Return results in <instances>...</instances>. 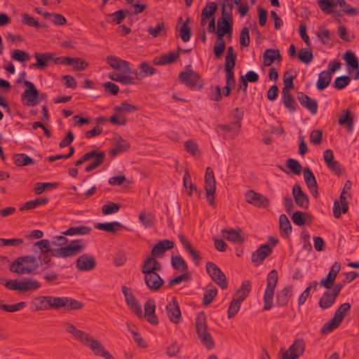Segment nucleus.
I'll use <instances>...</instances> for the list:
<instances>
[{
	"mask_svg": "<svg viewBox=\"0 0 359 359\" xmlns=\"http://www.w3.org/2000/svg\"><path fill=\"white\" fill-rule=\"evenodd\" d=\"M65 331L72 337L85 347L90 349L96 356H102L104 359H114V358L105 349L103 344L90 333L79 329L74 324L66 322L64 324Z\"/></svg>",
	"mask_w": 359,
	"mask_h": 359,
	"instance_id": "obj_1",
	"label": "nucleus"
},
{
	"mask_svg": "<svg viewBox=\"0 0 359 359\" xmlns=\"http://www.w3.org/2000/svg\"><path fill=\"white\" fill-rule=\"evenodd\" d=\"M39 266L36 259L33 256H22L17 258L11 265V272L20 275L32 273Z\"/></svg>",
	"mask_w": 359,
	"mask_h": 359,
	"instance_id": "obj_2",
	"label": "nucleus"
},
{
	"mask_svg": "<svg viewBox=\"0 0 359 359\" xmlns=\"http://www.w3.org/2000/svg\"><path fill=\"white\" fill-rule=\"evenodd\" d=\"M4 286L11 290L28 292L38 290L41 287V283L34 279L23 278L20 280L18 279L6 280Z\"/></svg>",
	"mask_w": 359,
	"mask_h": 359,
	"instance_id": "obj_3",
	"label": "nucleus"
},
{
	"mask_svg": "<svg viewBox=\"0 0 359 359\" xmlns=\"http://www.w3.org/2000/svg\"><path fill=\"white\" fill-rule=\"evenodd\" d=\"M278 273L276 270L271 271L267 277V286L264 295V310L268 311L273 306L274 290L278 283Z\"/></svg>",
	"mask_w": 359,
	"mask_h": 359,
	"instance_id": "obj_4",
	"label": "nucleus"
},
{
	"mask_svg": "<svg viewBox=\"0 0 359 359\" xmlns=\"http://www.w3.org/2000/svg\"><path fill=\"white\" fill-rule=\"evenodd\" d=\"M189 67H187V69L185 72L180 74V81L192 89H201L203 86V80L198 74L189 69Z\"/></svg>",
	"mask_w": 359,
	"mask_h": 359,
	"instance_id": "obj_5",
	"label": "nucleus"
},
{
	"mask_svg": "<svg viewBox=\"0 0 359 359\" xmlns=\"http://www.w3.org/2000/svg\"><path fill=\"white\" fill-rule=\"evenodd\" d=\"M80 240H75L69 245L53 250V256L57 257H69L75 256L84 249V245L79 244Z\"/></svg>",
	"mask_w": 359,
	"mask_h": 359,
	"instance_id": "obj_6",
	"label": "nucleus"
},
{
	"mask_svg": "<svg viewBox=\"0 0 359 359\" xmlns=\"http://www.w3.org/2000/svg\"><path fill=\"white\" fill-rule=\"evenodd\" d=\"M204 182L207 200L211 206H214L216 181L213 170L209 167H208L205 170Z\"/></svg>",
	"mask_w": 359,
	"mask_h": 359,
	"instance_id": "obj_7",
	"label": "nucleus"
},
{
	"mask_svg": "<svg viewBox=\"0 0 359 359\" xmlns=\"http://www.w3.org/2000/svg\"><path fill=\"white\" fill-rule=\"evenodd\" d=\"M206 271L212 280L222 290L227 288V280L224 273L215 264L208 262L206 264Z\"/></svg>",
	"mask_w": 359,
	"mask_h": 359,
	"instance_id": "obj_8",
	"label": "nucleus"
},
{
	"mask_svg": "<svg viewBox=\"0 0 359 359\" xmlns=\"http://www.w3.org/2000/svg\"><path fill=\"white\" fill-rule=\"evenodd\" d=\"M24 84L27 87L22 94V99L26 100L25 104L27 106L36 105L39 102V93L38 90L34 83L29 81H25Z\"/></svg>",
	"mask_w": 359,
	"mask_h": 359,
	"instance_id": "obj_9",
	"label": "nucleus"
},
{
	"mask_svg": "<svg viewBox=\"0 0 359 359\" xmlns=\"http://www.w3.org/2000/svg\"><path fill=\"white\" fill-rule=\"evenodd\" d=\"M122 292L125 297L126 302L130 310L138 317L142 318V311L141 306L138 304L136 298L133 295L131 290L126 287H122Z\"/></svg>",
	"mask_w": 359,
	"mask_h": 359,
	"instance_id": "obj_10",
	"label": "nucleus"
},
{
	"mask_svg": "<svg viewBox=\"0 0 359 359\" xmlns=\"http://www.w3.org/2000/svg\"><path fill=\"white\" fill-rule=\"evenodd\" d=\"M304 350V341L302 339H297L288 350L283 353L282 359H297L303 354Z\"/></svg>",
	"mask_w": 359,
	"mask_h": 359,
	"instance_id": "obj_11",
	"label": "nucleus"
},
{
	"mask_svg": "<svg viewBox=\"0 0 359 359\" xmlns=\"http://www.w3.org/2000/svg\"><path fill=\"white\" fill-rule=\"evenodd\" d=\"M106 62L111 68L120 73L123 74H130L131 73L130 64L126 60L111 55L107 57Z\"/></svg>",
	"mask_w": 359,
	"mask_h": 359,
	"instance_id": "obj_12",
	"label": "nucleus"
},
{
	"mask_svg": "<svg viewBox=\"0 0 359 359\" xmlns=\"http://www.w3.org/2000/svg\"><path fill=\"white\" fill-rule=\"evenodd\" d=\"M245 201L256 207L259 208H267L269 205V199L253 190H249L246 192L245 195Z\"/></svg>",
	"mask_w": 359,
	"mask_h": 359,
	"instance_id": "obj_13",
	"label": "nucleus"
},
{
	"mask_svg": "<svg viewBox=\"0 0 359 359\" xmlns=\"http://www.w3.org/2000/svg\"><path fill=\"white\" fill-rule=\"evenodd\" d=\"M165 310L167 316L172 323L178 324L180 322L182 319L181 311L175 298H173L172 302L168 303L165 307Z\"/></svg>",
	"mask_w": 359,
	"mask_h": 359,
	"instance_id": "obj_14",
	"label": "nucleus"
},
{
	"mask_svg": "<svg viewBox=\"0 0 359 359\" xmlns=\"http://www.w3.org/2000/svg\"><path fill=\"white\" fill-rule=\"evenodd\" d=\"M144 280L146 285L151 291H158L163 285L164 281L161 277L156 273L144 274Z\"/></svg>",
	"mask_w": 359,
	"mask_h": 359,
	"instance_id": "obj_15",
	"label": "nucleus"
},
{
	"mask_svg": "<svg viewBox=\"0 0 359 359\" xmlns=\"http://www.w3.org/2000/svg\"><path fill=\"white\" fill-rule=\"evenodd\" d=\"M340 269H341L340 263L335 262L332 264L327 278L325 279H322L320 281V286H323L326 289L332 288V287L333 286V285L334 283V280L337 278V276L339 273Z\"/></svg>",
	"mask_w": 359,
	"mask_h": 359,
	"instance_id": "obj_16",
	"label": "nucleus"
},
{
	"mask_svg": "<svg viewBox=\"0 0 359 359\" xmlns=\"http://www.w3.org/2000/svg\"><path fill=\"white\" fill-rule=\"evenodd\" d=\"M95 264L93 256L88 254L81 255L76 260V267L80 271L92 270Z\"/></svg>",
	"mask_w": 359,
	"mask_h": 359,
	"instance_id": "obj_17",
	"label": "nucleus"
},
{
	"mask_svg": "<svg viewBox=\"0 0 359 359\" xmlns=\"http://www.w3.org/2000/svg\"><path fill=\"white\" fill-rule=\"evenodd\" d=\"M292 195L296 204L302 209H307L309 206V198L302 191L299 184H295L292 189Z\"/></svg>",
	"mask_w": 359,
	"mask_h": 359,
	"instance_id": "obj_18",
	"label": "nucleus"
},
{
	"mask_svg": "<svg viewBox=\"0 0 359 359\" xmlns=\"http://www.w3.org/2000/svg\"><path fill=\"white\" fill-rule=\"evenodd\" d=\"M271 251L272 249L269 245H261L252 255V262L256 265L260 264L271 253Z\"/></svg>",
	"mask_w": 359,
	"mask_h": 359,
	"instance_id": "obj_19",
	"label": "nucleus"
},
{
	"mask_svg": "<svg viewBox=\"0 0 359 359\" xmlns=\"http://www.w3.org/2000/svg\"><path fill=\"white\" fill-rule=\"evenodd\" d=\"M303 175L309 189L311 191L313 196L316 198L318 196V184L313 172L309 168H304Z\"/></svg>",
	"mask_w": 359,
	"mask_h": 359,
	"instance_id": "obj_20",
	"label": "nucleus"
},
{
	"mask_svg": "<svg viewBox=\"0 0 359 359\" xmlns=\"http://www.w3.org/2000/svg\"><path fill=\"white\" fill-rule=\"evenodd\" d=\"M156 306L153 300H148L144 305V317L147 320L154 325L158 324V320L155 314Z\"/></svg>",
	"mask_w": 359,
	"mask_h": 359,
	"instance_id": "obj_21",
	"label": "nucleus"
},
{
	"mask_svg": "<svg viewBox=\"0 0 359 359\" xmlns=\"http://www.w3.org/2000/svg\"><path fill=\"white\" fill-rule=\"evenodd\" d=\"M222 234L224 238L236 244H241L245 241L244 236L242 235V231L241 229H224L222 231Z\"/></svg>",
	"mask_w": 359,
	"mask_h": 359,
	"instance_id": "obj_22",
	"label": "nucleus"
},
{
	"mask_svg": "<svg viewBox=\"0 0 359 359\" xmlns=\"http://www.w3.org/2000/svg\"><path fill=\"white\" fill-rule=\"evenodd\" d=\"M297 99L300 104L306 107L312 114H316L318 109V103L315 100H312L307 95L303 93H299Z\"/></svg>",
	"mask_w": 359,
	"mask_h": 359,
	"instance_id": "obj_23",
	"label": "nucleus"
},
{
	"mask_svg": "<svg viewBox=\"0 0 359 359\" xmlns=\"http://www.w3.org/2000/svg\"><path fill=\"white\" fill-rule=\"evenodd\" d=\"M173 248V243L169 240H164L158 242L152 248L151 255L152 257H161L167 249Z\"/></svg>",
	"mask_w": 359,
	"mask_h": 359,
	"instance_id": "obj_24",
	"label": "nucleus"
},
{
	"mask_svg": "<svg viewBox=\"0 0 359 359\" xmlns=\"http://www.w3.org/2000/svg\"><path fill=\"white\" fill-rule=\"evenodd\" d=\"M348 206L346 201V194H341L339 197V202L335 201L333 205V214L335 218H339L341 215V212L346 213L348 211Z\"/></svg>",
	"mask_w": 359,
	"mask_h": 359,
	"instance_id": "obj_25",
	"label": "nucleus"
},
{
	"mask_svg": "<svg viewBox=\"0 0 359 359\" xmlns=\"http://www.w3.org/2000/svg\"><path fill=\"white\" fill-rule=\"evenodd\" d=\"M161 269V264L154 257H147L142 266V272L144 275L147 273H152L160 271Z\"/></svg>",
	"mask_w": 359,
	"mask_h": 359,
	"instance_id": "obj_26",
	"label": "nucleus"
},
{
	"mask_svg": "<svg viewBox=\"0 0 359 359\" xmlns=\"http://www.w3.org/2000/svg\"><path fill=\"white\" fill-rule=\"evenodd\" d=\"M281 60V55L278 49H266L263 54V64L269 67L275 60Z\"/></svg>",
	"mask_w": 359,
	"mask_h": 359,
	"instance_id": "obj_27",
	"label": "nucleus"
},
{
	"mask_svg": "<svg viewBox=\"0 0 359 359\" xmlns=\"http://www.w3.org/2000/svg\"><path fill=\"white\" fill-rule=\"evenodd\" d=\"M196 328L199 339L210 334L207 330L206 319L203 313L198 314L196 321Z\"/></svg>",
	"mask_w": 359,
	"mask_h": 359,
	"instance_id": "obj_28",
	"label": "nucleus"
},
{
	"mask_svg": "<svg viewBox=\"0 0 359 359\" xmlns=\"http://www.w3.org/2000/svg\"><path fill=\"white\" fill-rule=\"evenodd\" d=\"M337 0H319L318 5L319 8L326 14L334 13V16H339L337 12H334L335 8L337 7Z\"/></svg>",
	"mask_w": 359,
	"mask_h": 359,
	"instance_id": "obj_29",
	"label": "nucleus"
},
{
	"mask_svg": "<svg viewBox=\"0 0 359 359\" xmlns=\"http://www.w3.org/2000/svg\"><path fill=\"white\" fill-rule=\"evenodd\" d=\"M292 287H285L280 292L277 293L276 295V303L279 306H284L287 305L289 302L290 298L292 296Z\"/></svg>",
	"mask_w": 359,
	"mask_h": 359,
	"instance_id": "obj_30",
	"label": "nucleus"
},
{
	"mask_svg": "<svg viewBox=\"0 0 359 359\" xmlns=\"http://www.w3.org/2000/svg\"><path fill=\"white\" fill-rule=\"evenodd\" d=\"M130 148V144L125 140L118 137L116 140L114 147L110 149L109 154L111 156L114 157L119 153L126 151Z\"/></svg>",
	"mask_w": 359,
	"mask_h": 359,
	"instance_id": "obj_31",
	"label": "nucleus"
},
{
	"mask_svg": "<svg viewBox=\"0 0 359 359\" xmlns=\"http://www.w3.org/2000/svg\"><path fill=\"white\" fill-rule=\"evenodd\" d=\"M95 227L97 229L110 233H115L124 228V226L118 222L98 223L95 225Z\"/></svg>",
	"mask_w": 359,
	"mask_h": 359,
	"instance_id": "obj_32",
	"label": "nucleus"
},
{
	"mask_svg": "<svg viewBox=\"0 0 359 359\" xmlns=\"http://www.w3.org/2000/svg\"><path fill=\"white\" fill-rule=\"evenodd\" d=\"M342 320V319L334 315V317L322 327L320 330V333L322 334H325L328 332L333 331L334 330L339 327V325L341 323Z\"/></svg>",
	"mask_w": 359,
	"mask_h": 359,
	"instance_id": "obj_33",
	"label": "nucleus"
},
{
	"mask_svg": "<svg viewBox=\"0 0 359 359\" xmlns=\"http://www.w3.org/2000/svg\"><path fill=\"white\" fill-rule=\"evenodd\" d=\"M342 320V319L334 315V317L322 327L320 330V333L322 334H325L328 332L333 331L334 330L339 327V325L341 323Z\"/></svg>",
	"mask_w": 359,
	"mask_h": 359,
	"instance_id": "obj_34",
	"label": "nucleus"
},
{
	"mask_svg": "<svg viewBox=\"0 0 359 359\" xmlns=\"http://www.w3.org/2000/svg\"><path fill=\"white\" fill-rule=\"evenodd\" d=\"M332 75L327 71H323L319 74L316 83V87L319 90L326 88L330 83Z\"/></svg>",
	"mask_w": 359,
	"mask_h": 359,
	"instance_id": "obj_35",
	"label": "nucleus"
},
{
	"mask_svg": "<svg viewBox=\"0 0 359 359\" xmlns=\"http://www.w3.org/2000/svg\"><path fill=\"white\" fill-rule=\"evenodd\" d=\"M34 57L36 62L32 65V67L43 69L47 66V62L52 58L51 54L35 53Z\"/></svg>",
	"mask_w": 359,
	"mask_h": 359,
	"instance_id": "obj_36",
	"label": "nucleus"
},
{
	"mask_svg": "<svg viewBox=\"0 0 359 359\" xmlns=\"http://www.w3.org/2000/svg\"><path fill=\"white\" fill-rule=\"evenodd\" d=\"M108 77L112 81L119 82L125 85H130L133 83V78L129 74L112 72L108 75Z\"/></svg>",
	"mask_w": 359,
	"mask_h": 359,
	"instance_id": "obj_37",
	"label": "nucleus"
},
{
	"mask_svg": "<svg viewBox=\"0 0 359 359\" xmlns=\"http://www.w3.org/2000/svg\"><path fill=\"white\" fill-rule=\"evenodd\" d=\"M228 18L222 17L217 20V29L219 32H222L223 33H226L229 34V37H231V34L232 32V25L229 21H231Z\"/></svg>",
	"mask_w": 359,
	"mask_h": 359,
	"instance_id": "obj_38",
	"label": "nucleus"
},
{
	"mask_svg": "<svg viewBox=\"0 0 359 359\" xmlns=\"http://www.w3.org/2000/svg\"><path fill=\"white\" fill-rule=\"evenodd\" d=\"M138 217L144 228L149 229L153 226L154 224V216L152 213L142 210L140 212Z\"/></svg>",
	"mask_w": 359,
	"mask_h": 359,
	"instance_id": "obj_39",
	"label": "nucleus"
},
{
	"mask_svg": "<svg viewBox=\"0 0 359 359\" xmlns=\"http://www.w3.org/2000/svg\"><path fill=\"white\" fill-rule=\"evenodd\" d=\"M179 57V53L177 52H172L168 54L160 56L157 59L156 58L154 63L157 65H162L170 64L175 61Z\"/></svg>",
	"mask_w": 359,
	"mask_h": 359,
	"instance_id": "obj_40",
	"label": "nucleus"
},
{
	"mask_svg": "<svg viewBox=\"0 0 359 359\" xmlns=\"http://www.w3.org/2000/svg\"><path fill=\"white\" fill-rule=\"evenodd\" d=\"M241 127V123H232L228 125H219L218 128L224 131V135H230L232 138L237 135L239 128Z\"/></svg>",
	"mask_w": 359,
	"mask_h": 359,
	"instance_id": "obj_41",
	"label": "nucleus"
},
{
	"mask_svg": "<svg viewBox=\"0 0 359 359\" xmlns=\"http://www.w3.org/2000/svg\"><path fill=\"white\" fill-rule=\"evenodd\" d=\"M93 158V161L88 165L85 168L86 171L88 172L96 169L104 163L105 158V153L104 151L99 153L96 151V155H95Z\"/></svg>",
	"mask_w": 359,
	"mask_h": 359,
	"instance_id": "obj_42",
	"label": "nucleus"
},
{
	"mask_svg": "<svg viewBox=\"0 0 359 359\" xmlns=\"http://www.w3.org/2000/svg\"><path fill=\"white\" fill-rule=\"evenodd\" d=\"M335 297L333 296L332 293L327 291L323 293V296L320 297L319 300V306L325 309L330 308L335 302Z\"/></svg>",
	"mask_w": 359,
	"mask_h": 359,
	"instance_id": "obj_43",
	"label": "nucleus"
},
{
	"mask_svg": "<svg viewBox=\"0 0 359 359\" xmlns=\"http://www.w3.org/2000/svg\"><path fill=\"white\" fill-rule=\"evenodd\" d=\"M236 55H226L224 69L226 75H228L229 79H231V76H234L233 68L236 65Z\"/></svg>",
	"mask_w": 359,
	"mask_h": 359,
	"instance_id": "obj_44",
	"label": "nucleus"
},
{
	"mask_svg": "<svg viewBox=\"0 0 359 359\" xmlns=\"http://www.w3.org/2000/svg\"><path fill=\"white\" fill-rule=\"evenodd\" d=\"M307 219L311 222V217L308 213L300 211L295 212L293 213L292 217V222L297 226L304 225L306 223Z\"/></svg>",
	"mask_w": 359,
	"mask_h": 359,
	"instance_id": "obj_45",
	"label": "nucleus"
},
{
	"mask_svg": "<svg viewBox=\"0 0 359 359\" xmlns=\"http://www.w3.org/2000/svg\"><path fill=\"white\" fill-rule=\"evenodd\" d=\"M91 228L86 226H74L69 228L66 231L62 232L63 235H85L90 232Z\"/></svg>",
	"mask_w": 359,
	"mask_h": 359,
	"instance_id": "obj_46",
	"label": "nucleus"
},
{
	"mask_svg": "<svg viewBox=\"0 0 359 359\" xmlns=\"http://www.w3.org/2000/svg\"><path fill=\"white\" fill-rule=\"evenodd\" d=\"M13 161L18 166H25L34 163V160L25 154H17L13 155Z\"/></svg>",
	"mask_w": 359,
	"mask_h": 359,
	"instance_id": "obj_47",
	"label": "nucleus"
},
{
	"mask_svg": "<svg viewBox=\"0 0 359 359\" xmlns=\"http://www.w3.org/2000/svg\"><path fill=\"white\" fill-rule=\"evenodd\" d=\"M48 306L51 309L58 310L61 308L65 307V303L67 301V297H57L49 296Z\"/></svg>",
	"mask_w": 359,
	"mask_h": 359,
	"instance_id": "obj_48",
	"label": "nucleus"
},
{
	"mask_svg": "<svg viewBox=\"0 0 359 359\" xmlns=\"http://www.w3.org/2000/svg\"><path fill=\"white\" fill-rule=\"evenodd\" d=\"M48 202V198H36L34 201L26 202L22 207H20V210L23 211L25 210H32L39 205H45Z\"/></svg>",
	"mask_w": 359,
	"mask_h": 359,
	"instance_id": "obj_49",
	"label": "nucleus"
},
{
	"mask_svg": "<svg viewBox=\"0 0 359 359\" xmlns=\"http://www.w3.org/2000/svg\"><path fill=\"white\" fill-rule=\"evenodd\" d=\"M137 110H139L138 107L131 104L127 102H122L119 106L114 107V111L118 114H121L123 112L131 113Z\"/></svg>",
	"mask_w": 359,
	"mask_h": 359,
	"instance_id": "obj_50",
	"label": "nucleus"
},
{
	"mask_svg": "<svg viewBox=\"0 0 359 359\" xmlns=\"http://www.w3.org/2000/svg\"><path fill=\"white\" fill-rule=\"evenodd\" d=\"M298 58L305 64L310 63L313 58L312 50L310 48L300 49L298 53Z\"/></svg>",
	"mask_w": 359,
	"mask_h": 359,
	"instance_id": "obj_51",
	"label": "nucleus"
},
{
	"mask_svg": "<svg viewBox=\"0 0 359 359\" xmlns=\"http://www.w3.org/2000/svg\"><path fill=\"white\" fill-rule=\"evenodd\" d=\"M139 69L140 70L139 75L142 78H144L149 76H152L156 72V69L154 68L152 66H151L149 64H148L146 62H142L139 65Z\"/></svg>",
	"mask_w": 359,
	"mask_h": 359,
	"instance_id": "obj_52",
	"label": "nucleus"
},
{
	"mask_svg": "<svg viewBox=\"0 0 359 359\" xmlns=\"http://www.w3.org/2000/svg\"><path fill=\"white\" fill-rule=\"evenodd\" d=\"M147 32L153 37L165 36L166 34L165 24L163 22H159L156 25V27H149Z\"/></svg>",
	"mask_w": 359,
	"mask_h": 359,
	"instance_id": "obj_53",
	"label": "nucleus"
},
{
	"mask_svg": "<svg viewBox=\"0 0 359 359\" xmlns=\"http://www.w3.org/2000/svg\"><path fill=\"white\" fill-rule=\"evenodd\" d=\"M282 99L285 107L290 111L295 110V101L290 92H282Z\"/></svg>",
	"mask_w": 359,
	"mask_h": 359,
	"instance_id": "obj_54",
	"label": "nucleus"
},
{
	"mask_svg": "<svg viewBox=\"0 0 359 359\" xmlns=\"http://www.w3.org/2000/svg\"><path fill=\"white\" fill-rule=\"evenodd\" d=\"M189 21L190 19L187 18L180 29V35L184 42L189 41L191 37V29L188 26Z\"/></svg>",
	"mask_w": 359,
	"mask_h": 359,
	"instance_id": "obj_55",
	"label": "nucleus"
},
{
	"mask_svg": "<svg viewBox=\"0 0 359 359\" xmlns=\"http://www.w3.org/2000/svg\"><path fill=\"white\" fill-rule=\"evenodd\" d=\"M344 114L340 116L339 118V124L343 125L346 124V127L348 131H351L353 128V118L350 117V111L346 110L344 111Z\"/></svg>",
	"mask_w": 359,
	"mask_h": 359,
	"instance_id": "obj_56",
	"label": "nucleus"
},
{
	"mask_svg": "<svg viewBox=\"0 0 359 359\" xmlns=\"http://www.w3.org/2000/svg\"><path fill=\"white\" fill-rule=\"evenodd\" d=\"M184 148L188 153L195 157H199L201 156V152L198 148L197 144L191 140L185 142Z\"/></svg>",
	"mask_w": 359,
	"mask_h": 359,
	"instance_id": "obj_57",
	"label": "nucleus"
},
{
	"mask_svg": "<svg viewBox=\"0 0 359 359\" xmlns=\"http://www.w3.org/2000/svg\"><path fill=\"white\" fill-rule=\"evenodd\" d=\"M217 5L215 2H209L203 8L201 15L210 18L217 11Z\"/></svg>",
	"mask_w": 359,
	"mask_h": 359,
	"instance_id": "obj_58",
	"label": "nucleus"
},
{
	"mask_svg": "<svg viewBox=\"0 0 359 359\" xmlns=\"http://www.w3.org/2000/svg\"><path fill=\"white\" fill-rule=\"evenodd\" d=\"M280 229L286 234L291 233L292 226L290 222L285 215H281L279 219Z\"/></svg>",
	"mask_w": 359,
	"mask_h": 359,
	"instance_id": "obj_59",
	"label": "nucleus"
},
{
	"mask_svg": "<svg viewBox=\"0 0 359 359\" xmlns=\"http://www.w3.org/2000/svg\"><path fill=\"white\" fill-rule=\"evenodd\" d=\"M287 168L295 175H300L302 170L301 164L295 159L288 158L286 161Z\"/></svg>",
	"mask_w": 359,
	"mask_h": 359,
	"instance_id": "obj_60",
	"label": "nucleus"
},
{
	"mask_svg": "<svg viewBox=\"0 0 359 359\" xmlns=\"http://www.w3.org/2000/svg\"><path fill=\"white\" fill-rule=\"evenodd\" d=\"M351 79L348 76H341L335 79L333 87L336 89H343L349 84Z\"/></svg>",
	"mask_w": 359,
	"mask_h": 359,
	"instance_id": "obj_61",
	"label": "nucleus"
},
{
	"mask_svg": "<svg viewBox=\"0 0 359 359\" xmlns=\"http://www.w3.org/2000/svg\"><path fill=\"white\" fill-rule=\"evenodd\" d=\"M171 263L173 268L175 269L181 270L182 271L187 270L188 266L181 257H172L171 259Z\"/></svg>",
	"mask_w": 359,
	"mask_h": 359,
	"instance_id": "obj_62",
	"label": "nucleus"
},
{
	"mask_svg": "<svg viewBox=\"0 0 359 359\" xmlns=\"http://www.w3.org/2000/svg\"><path fill=\"white\" fill-rule=\"evenodd\" d=\"M119 208V204L109 201L107 203L102 205V212L104 215H110L118 212Z\"/></svg>",
	"mask_w": 359,
	"mask_h": 359,
	"instance_id": "obj_63",
	"label": "nucleus"
},
{
	"mask_svg": "<svg viewBox=\"0 0 359 359\" xmlns=\"http://www.w3.org/2000/svg\"><path fill=\"white\" fill-rule=\"evenodd\" d=\"M346 64L351 66L353 69H358L359 67L358 60L355 56L354 53L351 51H347L344 57Z\"/></svg>",
	"mask_w": 359,
	"mask_h": 359,
	"instance_id": "obj_64",
	"label": "nucleus"
}]
</instances>
